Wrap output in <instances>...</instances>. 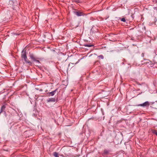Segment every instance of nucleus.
Listing matches in <instances>:
<instances>
[{
	"label": "nucleus",
	"mask_w": 157,
	"mask_h": 157,
	"mask_svg": "<svg viewBox=\"0 0 157 157\" xmlns=\"http://www.w3.org/2000/svg\"><path fill=\"white\" fill-rule=\"evenodd\" d=\"M21 57L24 58V59H27V57L25 51H24V50H23L21 54Z\"/></svg>",
	"instance_id": "nucleus-1"
},
{
	"label": "nucleus",
	"mask_w": 157,
	"mask_h": 157,
	"mask_svg": "<svg viewBox=\"0 0 157 157\" xmlns=\"http://www.w3.org/2000/svg\"><path fill=\"white\" fill-rule=\"evenodd\" d=\"M149 105V103L148 101H146L143 103V104L138 105V106H142L145 107L147 106H148Z\"/></svg>",
	"instance_id": "nucleus-2"
},
{
	"label": "nucleus",
	"mask_w": 157,
	"mask_h": 157,
	"mask_svg": "<svg viewBox=\"0 0 157 157\" xmlns=\"http://www.w3.org/2000/svg\"><path fill=\"white\" fill-rule=\"evenodd\" d=\"M75 14L78 16H80L84 15V13L80 12H75Z\"/></svg>",
	"instance_id": "nucleus-3"
},
{
	"label": "nucleus",
	"mask_w": 157,
	"mask_h": 157,
	"mask_svg": "<svg viewBox=\"0 0 157 157\" xmlns=\"http://www.w3.org/2000/svg\"><path fill=\"white\" fill-rule=\"evenodd\" d=\"M48 102H54L55 101V99L54 98H51L47 100Z\"/></svg>",
	"instance_id": "nucleus-4"
},
{
	"label": "nucleus",
	"mask_w": 157,
	"mask_h": 157,
	"mask_svg": "<svg viewBox=\"0 0 157 157\" xmlns=\"http://www.w3.org/2000/svg\"><path fill=\"white\" fill-rule=\"evenodd\" d=\"M57 90V89H56V90H55L54 91H52V92H51L49 93V94H50L52 96L54 95L55 94V93H56Z\"/></svg>",
	"instance_id": "nucleus-5"
},
{
	"label": "nucleus",
	"mask_w": 157,
	"mask_h": 157,
	"mask_svg": "<svg viewBox=\"0 0 157 157\" xmlns=\"http://www.w3.org/2000/svg\"><path fill=\"white\" fill-rule=\"evenodd\" d=\"M5 108L6 106L4 105H3L1 107L0 113L2 112L3 111V110L5 109Z\"/></svg>",
	"instance_id": "nucleus-6"
},
{
	"label": "nucleus",
	"mask_w": 157,
	"mask_h": 157,
	"mask_svg": "<svg viewBox=\"0 0 157 157\" xmlns=\"http://www.w3.org/2000/svg\"><path fill=\"white\" fill-rule=\"evenodd\" d=\"M25 62L29 64V65H31L32 64V63L27 59H24Z\"/></svg>",
	"instance_id": "nucleus-7"
},
{
	"label": "nucleus",
	"mask_w": 157,
	"mask_h": 157,
	"mask_svg": "<svg viewBox=\"0 0 157 157\" xmlns=\"http://www.w3.org/2000/svg\"><path fill=\"white\" fill-rule=\"evenodd\" d=\"M53 155L55 157H59L58 154L56 152H54L53 153Z\"/></svg>",
	"instance_id": "nucleus-8"
},
{
	"label": "nucleus",
	"mask_w": 157,
	"mask_h": 157,
	"mask_svg": "<svg viewBox=\"0 0 157 157\" xmlns=\"http://www.w3.org/2000/svg\"><path fill=\"white\" fill-rule=\"evenodd\" d=\"M35 61L36 63V64L37 65H39V64L40 63L39 60H37L36 59V60H35Z\"/></svg>",
	"instance_id": "nucleus-9"
},
{
	"label": "nucleus",
	"mask_w": 157,
	"mask_h": 157,
	"mask_svg": "<svg viewBox=\"0 0 157 157\" xmlns=\"http://www.w3.org/2000/svg\"><path fill=\"white\" fill-rule=\"evenodd\" d=\"M84 46H85V47H91L93 45H90V44H84Z\"/></svg>",
	"instance_id": "nucleus-10"
},
{
	"label": "nucleus",
	"mask_w": 157,
	"mask_h": 157,
	"mask_svg": "<svg viewBox=\"0 0 157 157\" xmlns=\"http://www.w3.org/2000/svg\"><path fill=\"white\" fill-rule=\"evenodd\" d=\"M153 133L155 134L156 136H157V131L155 130H153Z\"/></svg>",
	"instance_id": "nucleus-11"
},
{
	"label": "nucleus",
	"mask_w": 157,
	"mask_h": 157,
	"mask_svg": "<svg viewBox=\"0 0 157 157\" xmlns=\"http://www.w3.org/2000/svg\"><path fill=\"white\" fill-rule=\"evenodd\" d=\"M31 58L34 61H35V60H36V59L33 56H31Z\"/></svg>",
	"instance_id": "nucleus-12"
},
{
	"label": "nucleus",
	"mask_w": 157,
	"mask_h": 157,
	"mask_svg": "<svg viewBox=\"0 0 157 157\" xmlns=\"http://www.w3.org/2000/svg\"><path fill=\"white\" fill-rule=\"evenodd\" d=\"M108 151L107 150H105L104 151V153L105 154H108Z\"/></svg>",
	"instance_id": "nucleus-13"
},
{
	"label": "nucleus",
	"mask_w": 157,
	"mask_h": 157,
	"mask_svg": "<svg viewBox=\"0 0 157 157\" xmlns=\"http://www.w3.org/2000/svg\"><path fill=\"white\" fill-rule=\"evenodd\" d=\"M121 21L124 22H125V19L124 18H122L121 19Z\"/></svg>",
	"instance_id": "nucleus-14"
},
{
	"label": "nucleus",
	"mask_w": 157,
	"mask_h": 157,
	"mask_svg": "<svg viewBox=\"0 0 157 157\" xmlns=\"http://www.w3.org/2000/svg\"><path fill=\"white\" fill-rule=\"evenodd\" d=\"M99 57L100 58H101V59H103V56L102 55H100L99 56Z\"/></svg>",
	"instance_id": "nucleus-15"
},
{
	"label": "nucleus",
	"mask_w": 157,
	"mask_h": 157,
	"mask_svg": "<svg viewBox=\"0 0 157 157\" xmlns=\"http://www.w3.org/2000/svg\"><path fill=\"white\" fill-rule=\"evenodd\" d=\"M154 10H157V7H154Z\"/></svg>",
	"instance_id": "nucleus-16"
},
{
	"label": "nucleus",
	"mask_w": 157,
	"mask_h": 157,
	"mask_svg": "<svg viewBox=\"0 0 157 157\" xmlns=\"http://www.w3.org/2000/svg\"><path fill=\"white\" fill-rule=\"evenodd\" d=\"M156 2H157V0H156Z\"/></svg>",
	"instance_id": "nucleus-17"
}]
</instances>
